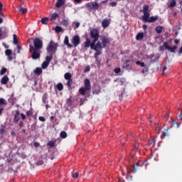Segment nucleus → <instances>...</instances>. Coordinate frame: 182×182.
Returning a JSON list of instances; mask_svg holds the SVG:
<instances>
[{"mask_svg": "<svg viewBox=\"0 0 182 182\" xmlns=\"http://www.w3.org/2000/svg\"><path fill=\"white\" fill-rule=\"evenodd\" d=\"M33 46H29V52L31 53L32 59L36 60L41 58V49L43 48V42L41 38H34L33 41Z\"/></svg>", "mask_w": 182, "mask_h": 182, "instance_id": "1", "label": "nucleus"}, {"mask_svg": "<svg viewBox=\"0 0 182 182\" xmlns=\"http://www.w3.org/2000/svg\"><path fill=\"white\" fill-rule=\"evenodd\" d=\"M96 43H95L94 41H92V42L90 41V38H86L85 42L84 43V46L85 48H90V49H92V50H95L96 53L95 55H97V56H99V55H102V42L98 41L97 43V45H95Z\"/></svg>", "mask_w": 182, "mask_h": 182, "instance_id": "2", "label": "nucleus"}, {"mask_svg": "<svg viewBox=\"0 0 182 182\" xmlns=\"http://www.w3.org/2000/svg\"><path fill=\"white\" fill-rule=\"evenodd\" d=\"M90 36L93 39L94 43H96V42L99 41L100 38L99 31L96 28L91 29Z\"/></svg>", "mask_w": 182, "mask_h": 182, "instance_id": "3", "label": "nucleus"}, {"mask_svg": "<svg viewBox=\"0 0 182 182\" xmlns=\"http://www.w3.org/2000/svg\"><path fill=\"white\" fill-rule=\"evenodd\" d=\"M56 48H58L56 43H55L53 41H50L47 47V51L52 53V52H55L56 50Z\"/></svg>", "mask_w": 182, "mask_h": 182, "instance_id": "4", "label": "nucleus"}, {"mask_svg": "<svg viewBox=\"0 0 182 182\" xmlns=\"http://www.w3.org/2000/svg\"><path fill=\"white\" fill-rule=\"evenodd\" d=\"M101 44L102 45V49L103 48H106V46H107V45H109L110 44V38L106 37V36H102L101 38Z\"/></svg>", "mask_w": 182, "mask_h": 182, "instance_id": "5", "label": "nucleus"}, {"mask_svg": "<svg viewBox=\"0 0 182 182\" xmlns=\"http://www.w3.org/2000/svg\"><path fill=\"white\" fill-rule=\"evenodd\" d=\"M164 46L165 49L169 50L171 53H176V50L177 49V46L171 47L167 43V42L164 43Z\"/></svg>", "mask_w": 182, "mask_h": 182, "instance_id": "6", "label": "nucleus"}, {"mask_svg": "<svg viewBox=\"0 0 182 182\" xmlns=\"http://www.w3.org/2000/svg\"><path fill=\"white\" fill-rule=\"evenodd\" d=\"M71 42L75 48H76V46H78L80 44V37H79V36H74Z\"/></svg>", "mask_w": 182, "mask_h": 182, "instance_id": "7", "label": "nucleus"}, {"mask_svg": "<svg viewBox=\"0 0 182 182\" xmlns=\"http://www.w3.org/2000/svg\"><path fill=\"white\" fill-rule=\"evenodd\" d=\"M84 88H85L87 91H89L92 89V86L90 85V80H89V79L87 78L84 80Z\"/></svg>", "mask_w": 182, "mask_h": 182, "instance_id": "8", "label": "nucleus"}, {"mask_svg": "<svg viewBox=\"0 0 182 182\" xmlns=\"http://www.w3.org/2000/svg\"><path fill=\"white\" fill-rule=\"evenodd\" d=\"M110 25V20L105 18L102 21V28H107Z\"/></svg>", "mask_w": 182, "mask_h": 182, "instance_id": "9", "label": "nucleus"}, {"mask_svg": "<svg viewBox=\"0 0 182 182\" xmlns=\"http://www.w3.org/2000/svg\"><path fill=\"white\" fill-rule=\"evenodd\" d=\"M142 18H143V21H144V22H148L149 19L150 18V14L149 13V11L144 12V16Z\"/></svg>", "mask_w": 182, "mask_h": 182, "instance_id": "10", "label": "nucleus"}, {"mask_svg": "<svg viewBox=\"0 0 182 182\" xmlns=\"http://www.w3.org/2000/svg\"><path fill=\"white\" fill-rule=\"evenodd\" d=\"M65 5V0H58L55 6L56 8H60V6H63Z\"/></svg>", "mask_w": 182, "mask_h": 182, "instance_id": "11", "label": "nucleus"}, {"mask_svg": "<svg viewBox=\"0 0 182 182\" xmlns=\"http://www.w3.org/2000/svg\"><path fill=\"white\" fill-rule=\"evenodd\" d=\"M8 82H9V78L8 77V76H4L1 80V83L2 85H6Z\"/></svg>", "mask_w": 182, "mask_h": 182, "instance_id": "12", "label": "nucleus"}, {"mask_svg": "<svg viewBox=\"0 0 182 182\" xmlns=\"http://www.w3.org/2000/svg\"><path fill=\"white\" fill-rule=\"evenodd\" d=\"M33 73H35V75H36L37 76H39V75L42 73V68H36L33 70Z\"/></svg>", "mask_w": 182, "mask_h": 182, "instance_id": "13", "label": "nucleus"}, {"mask_svg": "<svg viewBox=\"0 0 182 182\" xmlns=\"http://www.w3.org/2000/svg\"><path fill=\"white\" fill-rule=\"evenodd\" d=\"M64 44L68 46V48H72V44L69 43V37L68 36L65 37Z\"/></svg>", "mask_w": 182, "mask_h": 182, "instance_id": "14", "label": "nucleus"}, {"mask_svg": "<svg viewBox=\"0 0 182 182\" xmlns=\"http://www.w3.org/2000/svg\"><path fill=\"white\" fill-rule=\"evenodd\" d=\"M143 38H144V33H139L136 36V41H141Z\"/></svg>", "mask_w": 182, "mask_h": 182, "instance_id": "15", "label": "nucleus"}, {"mask_svg": "<svg viewBox=\"0 0 182 182\" xmlns=\"http://www.w3.org/2000/svg\"><path fill=\"white\" fill-rule=\"evenodd\" d=\"M19 112H16V114L14 115V123H18L19 122Z\"/></svg>", "mask_w": 182, "mask_h": 182, "instance_id": "16", "label": "nucleus"}, {"mask_svg": "<svg viewBox=\"0 0 182 182\" xmlns=\"http://www.w3.org/2000/svg\"><path fill=\"white\" fill-rule=\"evenodd\" d=\"M158 19H159V16H151V17H149V18L148 19V22H156V21Z\"/></svg>", "mask_w": 182, "mask_h": 182, "instance_id": "17", "label": "nucleus"}, {"mask_svg": "<svg viewBox=\"0 0 182 182\" xmlns=\"http://www.w3.org/2000/svg\"><path fill=\"white\" fill-rule=\"evenodd\" d=\"M68 82H66V85L68 86V89H72V83L73 82V80H67Z\"/></svg>", "mask_w": 182, "mask_h": 182, "instance_id": "18", "label": "nucleus"}, {"mask_svg": "<svg viewBox=\"0 0 182 182\" xmlns=\"http://www.w3.org/2000/svg\"><path fill=\"white\" fill-rule=\"evenodd\" d=\"M86 88L85 87H81L79 90V92L80 93V95H82V96H85V95H86Z\"/></svg>", "mask_w": 182, "mask_h": 182, "instance_id": "19", "label": "nucleus"}, {"mask_svg": "<svg viewBox=\"0 0 182 182\" xmlns=\"http://www.w3.org/2000/svg\"><path fill=\"white\" fill-rule=\"evenodd\" d=\"M64 77L66 80H70L72 79V75L69 73H66L64 75Z\"/></svg>", "mask_w": 182, "mask_h": 182, "instance_id": "20", "label": "nucleus"}, {"mask_svg": "<svg viewBox=\"0 0 182 182\" xmlns=\"http://www.w3.org/2000/svg\"><path fill=\"white\" fill-rule=\"evenodd\" d=\"M49 66V63L44 61L42 65H41V68L42 69H46V68H48Z\"/></svg>", "mask_w": 182, "mask_h": 182, "instance_id": "21", "label": "nucleus"}, {"mask_svg": "<svg viewBox=\"0 0 182 182\" xmlns=\"http://www.w3.org/2000/svg\"><path fill=\"white\" fill-rule=\"evenodd\" d=\"M55 31L57 33H60V32H63V28L60 26H56Z\"/></svg>", "mask_w": 182, "mask_h": 182, "instance_id": "22", "label": "nucleus"}, {"mask_svg": "<svg viewBox=\"0 0 182 182\" xmlns=\"http://www.w3.org/2000/svg\"><path fill=\"white\" fill-rule=\"evenodd\" d=\"M58 16H59V15L56 13H53L52 15H51V17H50V21H55V19H56L58 18Z\"/></svg>", "mask_w": 182, "mask_h": 182, "instance_id": "23", "label": "nucleus"}, {"mask_svg": "<svg viewBox=\"0 0 182 182\" xmlns=\"http://www.w3.org/2000/svg\"><path fill=\"white\" fill-rule=\"evenodd\" d=\"M18 11L21 14H26L28 12V9L23 7H21Z\"/></svg>", "mask_w": 182, "mask_h": 182, "instance_id": "24", "label": "nucleus"}, {"mask_svg": "<svg viewBox=\"0 0 182 182\" xmlns=\"http://www.w3.org/2000/svg\"><path fill=\"white\" fill-rule=\"evenodd\" d=\"M60 136L61 139H66V137H68V134H66L65 132H61Z\"/></svg>", "mask_w": 182, "mask_h": 182, "instance_id": "25", "label": "nucleus"}, {"mask_svg": "<svg viewBox=\"0 0 182 182\" xmlns=\"http://www.w3.org/2000/svg\"><path fill=\"white\" fill-rule=\"evenodd\" d=\"M92 6L94 9H99V4H97V2L96 1L92 2Z\"/></svg>", "mask_w": 182, "mask_h": 182, "instance_id": "26", "label": "nucleus"}, {"mask_svg": "<svg viewBox=\"0 0 182 182\" xmlns=\"http://www.w3.org/2000/svg\"><path fill=\"white\" fill-rule=\"evenodd\" d=\"M156 31L157 32V33H161V32H163V27L161 26H157L156 28Z\"/></svg>", "mask_w": 182, "mask_h": 182, "instance_id": "27", "label": "nucleus"}, {"mask_svg": "<svg viewBox=\"0 0 182 182\" xmlns=\"http://www.w3.org/2000/svg\"><path fill=\"white\" fill-rule=\"evenodd\" d=\"M17 38V36H16V34H14L13 35V43H14V45H18V40H16Z\"/></svg>", "mask_w": 182, "mask_h": 182, "instance_id": "28", "label": "nucleus"}, {"mask_svg": "<svg viewBox=\"0 0 182 182\" xmlns=\"http://www.w3.org/2000/svg\"><path fill=\"white\" fill-rule=\"evenodd\" d=\"M56 87L58 90H63V85L62 83H58Z\"/></svg>", "mask_w": 182, "mask_h": 182, "instance_id": "29", "label": "nucleus"}, {"mask_svg": "<svg viewBox=\"0 0 182 182\" xmlns=\"http://www.w3.org/2000/svg\"><path fill=\"white\" fill-rule=\"evenodd\" d=\"M62 24L64 25V26H66L69 25V20L68 19H64L62 21Z\"/></svg>", "mask_w": 182, "mask_h": 182, "instance_id": "30", "label": "nucleus"}, {"mask_svg": "<svg viewBox=\"0 0 182 182\" xmlns=\"http://www.w3.org/2000/svg\"><path fill=\"white\" fill-rule=\"evenodd\" d=\"M5 53L6 56H9L12 55V50H6Z\"/></svg>", "mask_w": 182, "mask_h": 182, "instance_id": "31", "label": "nucleus"}, {"mask_svg": "<svg viewBox=\"0 0 182 182\" xmlns=\"http://www.w3.org/2000/svg\"><path fill=\"white\" fill-rule=\"evenodd\" d=\"M176 1H175L174 0H172V1H171V3H170L169 6H170L171 8H174V6H176Z\"/></svg>", "mask_w": 182, "mask_h": 182, "instance_id": "32", "label": "nucleus"}, {"mask_svg": "<svg viewBox=\"0 0 182 182\" xmlns=\"http://www.w3.org/2000/svg\"><path fill=\"white\" fill-rule=\"evenodd\" d=\"M6 70H8L6 68H1V70L0 72V75H5V73H6Z\"/></svg>", "mask_w": 182, "mask_h": 182, "instance_id": "33", "label": "nucleus"}, {"mask_svg": "<svg viewBox=\"0 0 182 182\" xmlns=\"http://www.w3.org/2000/svg\"><path fill=\"white\" fill-rule=\"evenodd\" d=\"M47 146H49L50 147H53V146H55V142H53V141H49L47 143Z\"/></svg>", "mask_w": 182, "mask_h": 182, "instance_id": "34", "label": "nucleus"}, {"mask_svg": "<svg viewBox=\"0 0 182 182\" xmlns=\"http://www.w3.org/2000/svg\"><path fill=\"white\" fill-rule=\"evenodd\" d=\"M136 64L138 65H139V66H141V68H144V66H145L144 63H141V62H140V61H136Z\"/></svg>", "mask_w": 182, "mask_h": 182, "instance_id": "35", "label": "nucleus"}, {"mask_svg": "<svg viewBox=\"0 0 182 182\" xmlns=\"http://www.w3.org/2000/svg\"><path fill=\"white\" fill-rule=\"evenodd\" d=\"M51 60H52V56H47L46 58V62H48V64L50 63Z\"/></svg>", "mask_w": 182, "mask_h": 182, "instance_id": "36", "label": "nucleus"}, {"mask_svg": "<svg viewBox=\"0 0 182 182\" xmlns=\"http://www.w3.org/2000/svg\"><path fill=\"white\" fill-rule=\"evenodd\" d=\"M127 62H129V61L127 60V62L124 64V68L126 69L127 70L128 69H130V65H129V64H127Z\"/></svg>", "mask_w": 182, "mask_h": 182, "instance_id": "37", "label": "nucleus"}, {"mask_svg": "<svg viewBox=\"0 0 182 182\" xmlns=\"http://www.w3.org/2000/svg\"><path fill=\"white\" fill-rule=\"evenodd\" d=\"M143 12H149V6L147 5L144 6Z\"/></svg>", "mask_w": 182, "mask_h": 182, "instance_id": "38", "label": "nucleus"}, {"mask_svg": "<svg viewBox=\"0 0 182 182\" xmlns=\"http://www.w3.org/2000/svg\"><path fill=\"white\" fill-rule=\"evenodd\" d=\"M48 21V18H43L41 19V23H43V25H46V21Z\"/></svg>", "mask_w": 182, "mask_h": 182, "instance_id": "39", "label": "nucleus"}, {"mask_svg": "<svg viewBox=\"0 0 182 182\" xmlns=\"http://www.w3.org/2000/svg\"><path fill=\"white\" fill-rule=\"evenodd\" d=\"M77 177H79V173L77 172L73 173V178H77Z\"/></svg>", "mask_w": 182, "mask_h": 182, "instance_id": "40", "label": "nucleus"}, {"mask_svg": "<svg viewBox=\"0 0 182 182\" xmlns=\"http://www.w3.org/2000/svg\"><path fill=\"white\" fill-rule=\"evenodd\" d=\"M6 103V101L3 99V98H1L0 99V105H5Z\"/></svg>", "mask_w": 182, "mask_h": 182, "instance_id": "41", "label": "nucleus"}, {"mask_svg": "<svg viewBox=\"0 0 182 182\" xmlns=\"http://www.w3.org/2000/svg\"><path fill=\"white\" fill-rule=\"evenodd\" d=\"M74 23L75 24V29H77V28H79V26H80V23H79V22H75Z\"/></svg>", "mask_w": 182, "mask_h": 182, "instance_id": "42", "label": "nucleus"}, {"mask_svg": "<svg viewBox=\"0 0 182 182\" xmlns=\"http://www.w3.org/2000/svg\"><path fill=\"white\" fill-rule=\"evenodd\" d=\"M120 70L121 69L119 68H117L114 70V72H115L116 73H120Z\"/></svg>", "mask_w": 182, "mask_h": 182, "instance_id": "43", "label": "nucleus"}, {"mask_svg": "<svg viewBox=\"0 0 182 182\" xmlns=\"http://www.w3.org/2000/svg\"><path fill=\"white\" fill-rule=\"evenodd\" d=\"M8 60L11 61L13 60L14 58H12V55H7Z\"/></svg>", "mask_w": 182, "mask_h": 182, "instance_id": "44", "label": "nucleus"}, {"mask_svg": "<svg viewBox=\"0 0 182 182\" xmlns=\"http://www.w3.org/2000/svg\"><path fill=\"white\" fill-rule=\"evenodd\" d=\"M38 120H40V122H45V117H38Z\"/></svg>", "mask_w": 182, "mask_h": 182, "instance_id": "45", "label": "nucleus"}, {"mask_svg": "<svg viewBox=\"0 0 182 182\" xmlns=\"http://www.w3.org/2000/svg\"><path fill=\"white\" fill-rule=\"evenodd\" d=\"M26 115L27 116H32V111L31 110H28L26 112Z\"/></svg>", "mask_w": 182, "mask_h": 182, "instance_id": "46", "label": "nucleus"}, {"mask_svg": "<svg viewBox=\"0 0 182 182\" xmlns=\"http://www.w3.org/2000/svg\"><path fill=\"white\" fill-rule=\"evenodd\" d=\"M156 143V140L155 139H151V141H149V144H153V146H154V144Z\"/></svg>", "mask_w": 182, "mask_h": 182, "instance_id": "47", "label": "nucleus"}, {"mask_svg": "<svg viewBox=\"0 0 182 182\" xmlns=\"http://www.w3.org/2000/svg\"><path fill=\"white\" fill-rule=\"evenodd\" d=\"M109 5H110V6H116V5H117V3H116V2H111V3H109Z\"/></svg>", "mask_w": 182, "mask_h": 182, "instance_id": "48", "label": "nucleus"}, {"mask_svg": "<svg viewBox=\"0 0 182 182\" xmlns=\"http://www.w3.org/2000/svg\"><path fill=\"white\" fill-rule=\"evenodd\" d=\"M38 166H42L43 164V161L41 160L37 162Z\"/></svg>", "mask_w": 182, "mask_h": 182, "instance_id": "49", "label": "nucleus"}, {"mask_svg": "<svg viewBox=\"0 0 182 182\" xmlns=\"http://www.w3.org/2000/svg\"><path fill=\"white\" fill-rule=\"evenodd\" d=\"M21 119H22L23 120H25V119H26V117L25 116L24 114H21Z\"/></svg>", "mask_w": 182, "mask_h": 182, "instance_id": "50", "label": "nucleus"}, {"mask_svg": "<svg viewBox=\"0 0 182 182\" xmlns=\"http://www.w3.org/2000/svg\"><path fill=\"white\" fill-rule=\"evenodd\" d=\"M34 146H35V147H39L40 144L38 142H35Z\"/></svg>", "mask_w": 182, "mask_h": 182, "instance_id": "51", "label": "nucleus"}, {"mask_svg": "<svg viewBox=\"0 0 182 182\" xmlns=\"http://www.w3.org/2000/svg\"><path fill=\"white\" fill-rule=\"evenodd\" d=\"M80 2H82V0H75L74 1L75 4H80Z\"/></svg>", "mask_w": 182, "mask_h": 182, "instance_id": "52", "label": "nucleus"}, {"mask_svg": "<svg viewBox=\"0 0 182 182\" xmlns=\"http://www.w3.org/2000/svg\"><path fill=\"white\" fill-rule=\"evenodd\" d=\"M175 124L177 126V128H178V127H180V126L178 125V124H177L176 122H173V123H172V126H174Z\"/></svg>", "mask_w": 182, "mask_h": 182, "instance_id": "53", "label": "nucleus"}, {"mask_svg": "<svg viewBox=\"0 0 182 182\" xmlns=\"http://www.w3.org/2000/svg\"><path fill=\"white\" fill-rule=\"evenodd\" d=\"M143 29H144V31H146L147 30V25L144 24L143 26Z\"/></svg>", "mask_w": 182, "mask_h": 182, "instance_id": "54", "label": "nucleus"}, {"mask_svg": "<svg viewBox=\"0 0 182 182\" xmlns=\"http://www.w3.org/2000/svg\"><path fill=\"white\" fill-rule=\"evenodd\" d=\"M165 136H168V134L164 133L161 136V139H164Z\"/></svg>", "mask_w": 182, "mask_h": 182, "instance_id": "55", "label": "nucleus"}, {"mask_svg": "<svg viewBox=\"0 0 182 182\" xmlns=\"http://www.w3.org/2000/svg\"><path fill=\"white\" fill-rule=\"evenodd\" d=\"M182 53V46L180 48L179 50H178V54L181 55Z\"/></svg>", "mask_w": 182, "mask_h": 182, "instance_id": "56", "label": "nucleus"}, {"mask_svg": "<svg viewBox=\"0 0 182 182\" xmlns=\"http://www.w3.org/2000/svg\"><path fill=\"white\" fill-rule=\"evenodd\" d=\"M3 6H4V5L2 4V3L0 2V12H1V11H2Z\"/></svg>", "mask_w": 182, "mask_h": 182, "instance_id": "57", "label": "nucleus"}, {"mask_svg": "<svg viewBox=\"0 0 182 182\" xmlns=\"http://www.w3.org/2000/svg\"><path fill=\"white\" fill-rule=\"evenodd\" d=\"M179 43V41L176 39L174 40V43H176V45H178V43Z\"/></svg>", "mask_w": 182, "mask_h": 182, "instance_id": "58", "label": "nucleus"}, {"mask_svg": "<svg viewBox=\"0 0 182 182\" xmlns=\"http://www.w3.org/2000/svg\"><path fill=\"white\" fill-rule=\"evenodd\" d=\"M19 126H20V127H22V126H23V122H19Z\"/></svg>", "mask_w": 182, "mask_h": 182, "instance_id": "59", "label": "nucleus"}, {"mask_svg": "<svg viewBox=\"0 0 182 182\" xmlns=\"http://www.w3.org/2000/svg\"><path fill=\"white\" fill-rule=\"evenodd\" d=\"M148 71H149V68H146L142 70V73H144V72H148Z\"/></svg>", "mask_w": 182, "mask_h": 182, "instance_id": "60", "label": "nucleus"}, {"mask_svg": "<svg viewBox=\"0 0 182 182\" xmlns=\"http://www.w3.org/2000/svg\"><path fill=\"white\" fill-rule=\"evenodd\" d=\"M17 49H18V53H19V50H21V47L19 46H17Z\"/></svg>", "mask_w": 182, "mask_h": 182, "instance_id": "61", "label": "nucleus"}, {"mask_svg": "<svg viewBox=\"0 0 182 182\" xmlns=\"http://www.w3.org/2000/svg\"><path fill=\"white\" fill-rule=\"evenodd\" d=\"M166 69H167V68L164 67L162 75H164V70H166Z\"/></svg>", "mask_w": 182, "mask_h": 182, "instance_id": "62", "label": "nucleus"}, {"mask_svg": "<svg viewBox=\"0 0 182 182\" xmlns=\"http://www.w3.org/2000/svg\"><path fill=\"white\" fill-rule=\"evenodd\" d=\"M21 4H25V1L24 0H19Z\"/></svg>", "mask_w": 182, "mask_h": 182, "instance_id": "63", "label": "nucleus"}, {"mask_svg": "<svg viewBox=\"0 0 182 182\" xmlns=\"http://www.w3.org/2000/svg\"><path fill=\"white\" fill-rule=\"evenodd\" d=\"M180 119L182 120V114L179 115Z\"/></svg>", "mask_w": 182, "mask_h": 182, "instance_id": "64", "label": "nucleus"}]
</instances>
